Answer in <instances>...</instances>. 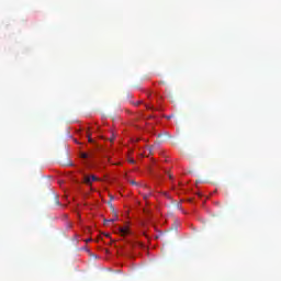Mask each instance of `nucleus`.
I'll list each match as a JSON object with an SVG mask.
<instances>
[{"label":"nucleus","instance_id":"1","mask_svg":"<svg viewBox=\"0 0 281 281\" xmlns=\"http://www.w3.org/2000/svg\"><path fill=\"white\" fill-rule=\"evenodd\" d=\"M94 181H99V178H97V176H85L83 177V182L87 184V186H92V183Z\"/></svg>","mask_w":281,"mask_h":281},{"label":"nucleus","instance_id":"2","mask_svg":"<svg viewBox=\"0 0 281 281\" xmlns=\"http://www.w3.org/2000/svg\"><path fill=\"white\" fill-rule=\"evenodd\" d=\"M117 221V215L116 213L114 212V217L113 218H110V220H104V225H109V223H114Z\"/></svg>","mask_w":281,"mask_h":281},{"label":"nucleus","instance_id":"3","mask_svg":"<svg viewBox=\"0 0 281 281\" xmlns=\"http://www.w3.org/2000/svg\"><path fill=\"white\" fill-rule=\"evenodd\" d=\"M119 232H120L121 234H123V235H126V234H128V227H120V228H119Z\"/></svg>","mask_w":281,"mask_h":281},{"label":"nucleus","instance_id":"4","mask_svg":"<svg viewBox=\"0 0 281 281\" xmlns=\"http://www.w3.org/2000/svg\"><path fill=\"white\" fill-rule=\"evenodd\" d=\"M80 157H81L82 159H88V158H89V154H87V153H81V154H80Z\"/></svg>","mask_w":281,"mask_h":281},{"label":"nucleus","instance_id":"5","mask_svg":"<svg viewBox=\"0 0 281 281\" xmlns=\"http://www.w3.org/2000/svg\"><path fill=\"white\" fill-rule=\"evenodd\" d=\"M109 205H110L111 210L113 211V213H115V209H114V206L112 205V202H111V201L109 202Z\"/></svg>","mask_w":281,"mask_h":281},{"label":"nucleus","instance_id":"6","mask_svg":"<svg viewBox=\"0 0 281 281\" xmlns=\"http://www.w3.org/2000/svg\"><path fill=\"white\" fill-rule=\"evenodd\" d=\"M55 203L56 205H60V201L58 200V198H55Z\"/></svg>","mask_w":281,"mask_h":281},{"label":"nucleus","instance_id":"7","mask_svg":"<svg viewBox=\"0 0 281 281\" xmlns=\"http://www.w3.org/2000/svg\"><path fill=\"white\" fill-rule=\"evenodd\" d=\"M88 142L89 143H93L94 140H93V138L91 136H88Z\"/></svg>","mask_w":281,"mask_h":281},{"label":"nucleus","instance_id":"8","mask_svg":"<svg viewBox=\"0 0 281 281\" xmlns=\"http://www.w3.org/2000/svg\"><path fill=\"white\" fill-rule=\"evenodd\" d=\"M128 164H135L134 159H128Z\"/></svg>","mask_w":281,"mask_h":281},{"label":"nucleus","instance_id":"9","mask_svg":"<svg viewBox=\"0 0 281 281\" xmlns=\"http://www.w3.org/2000/svg\"><path fill=\"white\" fill-rule=\"evenodd\" d=\"M130 183H131L132 186H136V182H135L134 180H131Z\"/></svg>","mask_w":281,"mask_h":281},{"label":"nucleus","instance_id":"10","mask_svg":"<svg viewBox=\"0 0 281 281\" xmlns=\"http://www.w3.org/2000/svg\"><path fill=\"white\" fill-rule=\"evenodd\" d=\"M114 200V196L110 195V201L112 202Z\"/></svg>","mask_w":281,"mask_h":281},{"label":"nucleus","instance_id":"11","mask_svg":"<svg viewBox=\"0 0 281 281\" xmlns=\"http://www.w3.org/2000/svg\"><path fill=\"white\" fill-rule=\"evenodd\" d=\"M92 241V239H86V243H91Z\"/></svg>","mask_w":281,"mask_h":281},{"label":"nucleus","instance_id":"12","mask_svg":"<svg viewBox=\"0 0 281 281\" xmlns=\"http://www.w3.org/2000/svg\"><path fill=\"white\" fill-rule=\"evenodd\" d=\"M148 198V195H144V199L146 200Z\"/></svg>","mask_w":281,"mask_h":281},{"label":"nucleus","instance_id":"13","mask_svg":"<svg viewBox=\"0 0 281 281\" xmlns=\"http://www.w3.org/2000/svg\"><path fill=\"white\" fill-rule=\"evenodd\" d=\"M169 178L172 179V176L169 175Z\"/></svg>","mask_w":281,"mask_h":281},{"label":"nucleus","instance_id":"14","mask_svg":"<svg viewBox=\"0 0 281 281\" xmlns=\"http://www.w3.org/2000/svg\"><path fill=\"white\" fill-rule=\"evenodd\" d=\"M106 237H110V235H105Z\"/></svg>","mask_w":281,"mask_h":281}]
</instances>
